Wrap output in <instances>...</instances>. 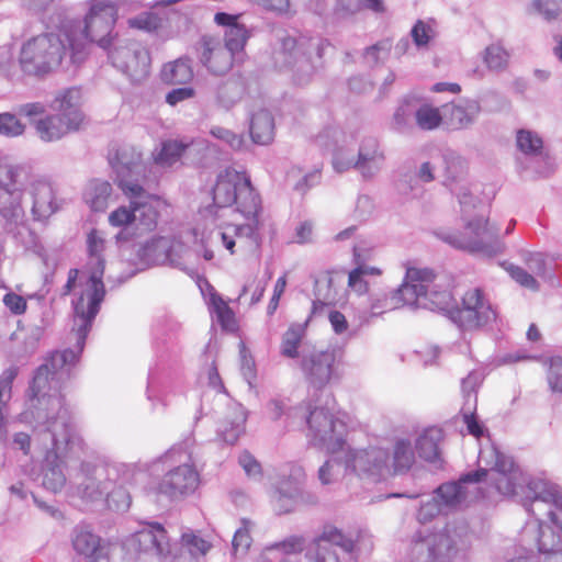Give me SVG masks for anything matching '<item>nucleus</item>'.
<instances>
[{
	"instance_id": "nucleus-50",
	"label": "nucleus",
	"mask_w": 562,
	"mask_h": 562,
	"mask_svg": "<svg viewBox=\"0 0 562 562\" xmlns=\"http://www.w3.org/2000/svg\"><path fill=\"white\" fill-rule=\"evenodd\" d=\"M509 54L501 44H491L485 48L484 61L492 70H499L507 66Z\"/></svg>"
},
{
	"instance_id": "nucleus-44",
	"label": "nucleus",
	"mask_w": 562,
	"mask_h": 562,
	"mask_svg": "<svg viewBox=\"0 0 562 562\" xmlns=\"http://www.w3.org/2000/svg\"><path fill=\"white\" fill-rule=\"evenodd\" d=\"M528 14L540 15L551 22L562 16V0H532L526 8Z\"/></svg>"
},
{
	"instance_id": "nucleus-20",
	"label": "nucleus",
	"mask_w": 562,
	"mask_h": 562,
	"mask_svg": "<svg viewBox=\"0 0 562 562\" xmlns=\"http://www.w3.org/2000/svg\"><path fill=\"white\" fill-rule=\"evenodd\" d=\"M451 313V319L460 327L473 329L495 319L496 314L480 289H471L462 296V306Z\"/></svg>"
},
{
	"instance_id": "nucleus-1",
	"label": "nucleus",
	"mask_w": 562,
	"mask_h": 562,
	"mask_svg": "<svg viewBox=\"0 0 562 562\" xmlns=\"http://www.w3.org/2000/svg\"><path fill=\"white\" fill-rule=\"evenodd\" d=\"M77 361L78 355L71 350L53 352L35 371L29 387L27 408L19 416L22 423L34 425L46 461L53 463L43 476V485L52 492L60 491L66 483L60 463L79 458L85 450V442L60 394L61 383L70 378Z\"/></svg>"
},
{
	"instance_id": "nucleus-33",
	"label": "nucleus",
	"mask_w": 562,
	"mask_h": 562,
	"mask_svg": "<svg viewBox=\"0 0 562 562\" xmlns=\"http://www.w3.org/2000/svg\"><path fill=\"white\" fill-rule=\"evenodd\" d=\"M391 456V475L407 472L415 463V450L412 440L398 437L393 442Z\"/></svg>"
},
{
	"instance_id": "nucleus-16",
	"label": "nucleus",
	"mask_w": 562,
	"mask_h": 562,
	"mask_svg": "<svg viewBox=\"0 0 562 562\" xmlns=\"http://www.w3.org/2000/svg\"><path fill=\"white\" fill-rule=\"evenodd\" d=\"M344 453L345 471L366 483H378L391 475V456L387 448L370 446L353 449L346 441Z\"/></svg>"
},
{
	"instance_id": "nucleus-35",
	"label": "nucleus",
	"mask_w": 562,
	"mask_h": 562,
	"mask_svg": "<svg viewBox=\"0 0 562 562\" xmlns=\"http://www.w3.org/2000/svg\"><path fill=\"white\" fill-rule=\"evenodd\" d=\"M250 135L255 143L267 145L274 136V122L268 110L254 113L250 121Z\"/></svg>"
},
{
	"instance_id": "nucleus-61",
	"label": "nucleus",
	"mask_w": 562,
	"mask_h": 562,
	"mask_svg": "<svg viewBox=\"0 0 562 562\" xmlns=\"http://www.w3.org/2000/svg\"><path fill=\"white\" fill-rule=\"evenodd\" d=\"M355 140V135L353 134H346V133H338L337 135V139H336V147L334 149V153H333V159H331V164H333V168L335 169V159L337 158V156H340V158L342 160H346L347 157H348V154L351 153V154H355L353 153V149L350 148L349 144L352 143Z\"/></svg>"
},
{
	"instance_id": "nucleus-13",
	"label": "nucleus",
	"mask_w": 562,
	"mask_h": 562,
	"mask_svg": "<svg viewBox=\"0 0 562 562\" xmlns=\"http://www.w3.org/2000/svg\"><path fill=\"white\" fill-rule=\"evenodd\" d=\"M300 416L305 418L306 437L312 445L324 448L329 453H338L345 449L346 425L335 416L333 407L300 406Z\"/></svg>"
},
{
	"instance_id": "nucleus-25",
	"label": "nucleus",
	"mask_w": 562,
	"mask_h": 562,
	"mask_svg": "<svg viewBox=\"0 0 562 562\" xmlns=\"http://www.w3.org/2000/svg\"><path fill=\"white\" fill-rule=\"evenodd\" d=\"M235 52L226 45H222L218 40L205 38L203 42V52L201 61L214 75H224L233 66V56Z\"/></svg>"
},
{
	"instance_id": "nucleus-30",
	"label": "nucleus",
	"mask_w": 562,
	"mask_h": 562,
	"mask_svg": "<svg viewBox=\"0 0 562 562\" xmlns=\"http://www.w3.org/2000/svg\"><path fill=\"white\" fill-rule=\"evenodd\" d=\"M305 336L306 324H291L281 337L280 355L289 359H303V349H312L304 341Z\"/></svg>"
},
{
	"instance_id": "nucleus-24",
	"label": "nucleus",
	"mask_w": 562,
	"mask_h": 562,
	"mask_svg": "<svg viewBox=\"0 0 562 562\" xmlns=\"http://www.w3.org/2000/svg\"><path fill=\"white\" fill-rule=\"evenodd\" d=\"M481 113L479 101L473 99H460L443 106L445 123L451 130H464L470 127Z\"/></svg>"
},
{
	"instance_id": "nucleus-23",
	"label": "nucleus",
	"mask_w": 562,
	"mask_h": 562,
	"mask_svg": "<svg viewBox=\"0 0 562 562\" xmlns=\"http://www.w3.org/2000/svg\"><path fill=\"white\" fill-rule=\"evenodd\" d=\"M29 194L32 200L31 213L34 221H45L58 210L56 191L48 180H33L29 188Z\"/></svg>"
},
{
	"instance_id": "nucleus-31",
	"label": "nucleus",
	"mask_w": 562,
	"mask_h": 562,
	"mask_svg": "<svg viewBox=\"0 0 562 562\" xmlns=\"http://www.w3.org/2000/svg\"><path fill=\"white\" fill-rule=\"evenodd\" d=\"M228 409V415L218 428V435L225 442L233 445L245 430L247 413L239 403H231Z\"/></svg>"
},
{
	"instance_id": "nucleus-17",
	"label": "nucleus",
	"mask_w": 562,
	"mask_h": 562,
	"mask_svg": "<svg viewBox=\"0 0 562 562\" xmlns=\"http://www.w3.org/2000/svg\"><path fill=\"white\" fill-rule=\"evenodd\" d=\"M355 543L339 529L326 526L310 546L306 558L310 562H356Z\"/></svg>"
},
{
	"instance_id": "nucleus-9",
	"label": "nucleus",
	"mask_w": 562,
	"mask_h": 562,
	"mask_svg": "<svg viewBox=\"0 0 562 562\" xmlns=\"http://www.w3.org/2000/svg\"><path fill=\"white\" fill-rule=\"evenodd\" d=\"M23 195V170L0 165V216L3 228L24 249H33L41 255L37 236L26 222Z\"/></svg>"
},
{
	"instance_id": "nucleus-12",
	"label": "nucleus",
	"mask_w": 562,
	"mask_h": 562,
	"mask_svg": "<svg viewBox=\"0 0 562 562\" xmlns=\"http://www.w3.org/2000/svg\"><path fill=\"white\" fill-rule=\"evenodd\" d=\"M327 47L329 43L321 37L286 36L282 38L280 49L276 53V63L280 67L295 68V82L304 85Z\"/></svg>"
},
{
	"instance_id": "nucleus-63",
	"label": "nucleus",
	"mask_w": 562,
	"mask_h": 562,
	"mask_svg": "<svg viewBox=\"0 0 562 562\" xmlns=\"http://www.w3.org/2000/svg\"><path fill=\"white\" fill-rule=\"evenodd\" d=\"M19 373L16 367H9L0 374V401L11 396L12 383Z\"/></svg>"
},
{
	"instance_id": "nucleus-51",
	"label": "nucleus",
	"mask_w": 562,
	"mask_h": 562,
	"mask_svg": "<svg viewBox=\"0 0 562 562\" xmlns=\"http://www.w3.org/2000/svg\"><path fill=\"white\" fill-rule=\"evenodd\" d=\"M544 364L548 367L547 381L549 389L554 393H562V357H551Z\"/></svg>"
},
{
	"instance_id": "nucleus-4",
	"label": "nucleus",
	"mask_w": 562,
	"mask_h": 562,
	"mask_svg": "<svg viewBox=\"0 0 562 562\" xmlns=\"http://www.w3.org/2000/svg\"><path fill=\"white\" fill-rule=\"evenodd\" d=\"M110 161L116 175L115 181L128 199L127 205H120L109 214L110 226L122 231L132 228L138 234L153 232L157 227L164 201L148 193L140 183L145 176L140 151L124 146Z\"/></svg>"
},
{
	"instance_id": "nucleus-48",
	"label": "nucleus",
	"mask_w": 562,
	"mask_h": 562,
	"mask_svg": "<svg viewBox=\"0 0 562 562\" xmlns=\"http://www.w3.org/2000/svg\"><path fill=\"white\" fill-rule=\"evenodd\" d=\"M416 122L417 125L427 131H431L437 128L442 120L445 121L443 115L440 113L438 108H435L429 104H423L416 111Z\"/></svg>"
},
{
	"instance_id": "nucleus-59",
	"label": "nucleus",
	"mask_w": 562,
	"mask_h": 562,
	"mask_svg": "<svg viewBox=\"0 0 562 562\" xmlns=\"http://www.w3.org/2000/svg\"><path fill=\"white\" fill-rule=\"evenodd\" d=\"M504 269L509 273V276L521 286H525L530 290L538 289V282L536 279L526 272L522 268L514 266L513 263H504Z\"/></svg>"
},
{
	"instance_id": "nucleus-55",
	"label": "nucleus",
	"mask_w": 562,
	"mask_h": 562,
	"mask_svg": "<svg viewBox=\"0 0 562 562\" xmlns=\"http://www.w3.org/2000/svg\"><path fill=\"white\" fill-rule=\"evenodd\" d=\"M211 305L222 327L231 329L234 326V313L227 303L217 294H213L211 296Z\"/></svg>"
},
{
	"instance_id": "nucleus-34",
	"label": "nucleus",
	"mask_w": 562,
	"mask_h": 562,
	"mask_svg": "<svg viewBox=\"0 0 562 562\" xmlns=\"http://www.w3.org/2000/svg\"><path fill=\"white\" fill-rule=\"evenodd\" d=\"M442 431L439 428L430 427L425 429L416 439V451L427 462L437 463L440 461V442Z\"/></svg>"
},
{
	"instance_id": "nucleus-18",
	"label": "nucleus",
	"mask_w": 562,
	"mask_h": 562,
	"mask_svg": "<svg viewBox=\"0 0 562 562\" xmlns=\"http://www.w3.org/2000/svg\"><path fill=\"white\" fill-rule=\"evenodd\" d=\"M109 58L132 81H142L149 74V52L140 43H117L109 50Z\"/></svg>"
},
{
	"instance_id": "nucleus-37",
	"label": "nucleus",
	"mask_w": 562,
	"mask_h": 562,
	"mask_svg": "<svg viewBox=\"0 0 562 562\" xmlns=\"http://www.w3.org/2000/svg\"><path fill=\"white\" fill-rule=\"evenodd\" d=\"M303 548V538L292 536L283 540L282 542H278L267 547L259 555L256 562H271L277 560H283L282 555H289L301 552Z\"/></svg>"
},
{
	"instance_id": "nucleus-58",
	"label": "nucleus",
	"mask_w": 562,
	"mask_h": 562,
	"mask_svg": "<svg viewBox=\"0 0 562 562\" xmlns=\"http://www.w3.org/2000/svg\"><path fill=\"white\" fill-rule=\"evenodd\" d=\"M391 50V43L389 41L379 42L366 49L364 60L368 65H375L387 58Z\"/></svg>"
},
{
	"instance_id": "nucleus-7",
	"label": "nucleus",
	"mask_w": 562,
	"mask_h": 562,
	"mask_svg": "<svg viewBox=\"0 0 562 562\" xmlns=\"http://www.w3.org/2000/svg\"><path fill=\"white\" fill-rule=\"evenodd\" d=\"M85 59L83 36H75L72 25L58 26L25 42L20 53V66L25 74L44 75L59 66L68 67Z\"/></svg>"
},
{
	"instance_id": "nucleus-11",
	"label": "nucleus",
	"mask_w": 562,
	"mask_h": 562,
	"mask_svg": "<svg viewBox=\"0 0 562 562\" xmlns=\"http://www.w3.org/2000/svg\"><path fill=\"white\" fill-rule=\"evenodd\" d=\"M485 474L486 468L480 464L477 471L465 474L458 482L440 485L434 495L420 501L417 520L425 525L442 513L461 507L470 494L479 490L474 484L485 481Z\"/></svg>"
},
{
	"instance_id": "nucleus-60",
	"label": "nucleus",
	"mask_w": 562,
	"mask_h": 562,
	"mask_svg": "<svg viewBox=\"0 0 562 562\" xmlns=\"http://www.w3.org/2000/svg\"><path fill=\"white\" fill-rule=\"evenodd\" d=\"M172 248L168 249V262L167 265L182 268L184 266V258L188 252L186 244L177 237H172Z\"/></svg>"
},
{
	"instance_id": "nucleus-26",
	"label": "nucleus",
	"mask_w": 562,
	"mask_h": 562,
	"mask_svg": "<svg viewBox=\"0 0 562 562\" xmlns=\"http://www.w3.org/2000/svg\"><path fill=\"white\" fill-rule=\"evenodd\" d=\"M72 547L77 553L93 562H101L105 558V548L101 538L88 525H78L74 529Z\"/></svg>"
},
{
	"instance_id": "nucleus-54",
	"label": "nucleus",
	"mask_w": 562,
	"mask_h": 562,
	"mask_svg": "<svg viewBox=\"0 0 562 562\" xmlns=\"http://www.w3.org/2000/svg\"><path fill=\"white\" fill-rule=\"evenodd\" d=\"M250 528L251 522L247 519H243L241 526L235 531L232 546L236 555L244 554L249 549L251 544Z\"/></svg>"
},
{
	"instance_id": "nucleus-56",
	"label": "nucleus",
	"mask_w": 562,
	"mask_h": 562,
	"mask_svg": "<svg viewBox=\"0 0 562 562\" xmlns=\"http://www.w3.org/2000/svg\"><path fill=\"white\" fill-rule=\"evenodd\" d=\"M267 412L271 419L278 420L283 415L294 418L300 415V407L290 408L285 400L273 398L267 404Z\"/></svg>"
},
{
	"instance_id": "nucleus-52",
	"label": "nucleus",
	"mask_w": 562,
	"mask_h": 562,
	"mask_svg": "<svg viewBox=\"0 0 562 562\" xmlns=\"http://www.w3.org/2000/svg\"><path fill=\"white\" fill-rule=\"evenodd\" d=\"M161 18L155 12H143L128 19V26L145 32H155L161 26Z\"/></svg>"
},
{
	"instance_id": "nucleus-36",
	"label": "nucleus",
	"mask_w": 562,
	"mask_h": 562,
	"mask_svg": "<svg viewBox=\"0 0 562 562\" xmlns=\"http://www.w3.org/2000/svg\"><path fill=\"white\" fill-rule=\"evenodd\" d=\"M112 193V186L108 181L92 180L83 192L86 204L94 212H103L108 205Z\"/></svg>"
},
{
	"instance_id": "nucleus-46",
	"label": "nucleus",
	"mask_w": 562,
	"mask_h": 562,
	"mask_svg": "<svg viewBox=\"0 0 562 562\" xmlns=\"http://www.w3.org/2000/svg\"><path fill=\"white\" fill-rule=\"evenodd\" d=\"M516 145L525 155H538L542 150L543 140L537 132L521 128L517 131Z\"/></svg>"
},
{
	"instance_id": "nucleus-49",
	"label": "nucleus",
	"mask_w": 562,
	"mask_h": 562,
	"mask_svg": "<svg viewBox=\"0 0 562 562\" xmlns=\"http://www.w3.org/2000/svg\"><path fill=\"white\" fill-rule=\"evenodd\" d=\"M411 36L418 48L427 47L436 36L435 22L432 20H418L411 31Z\"/></svg>"
},
{
	"instance_id": "nucleus-22",
	"label": "nucleus",
	"mask_w": 562,
	"mask_h": 562,
	"mask_svg": "<svg viewBox=\"0 0 562 562\" xmlns=\"http://www.w3.org/2000/svg\"><path fill=\"white\" fill-rule=\"evenodd\" d=\"M82 105V91L77 87L59 90L49 102L52 112L58 114L77 130L81 128L86 120Z\"/></svg>"
},
{
	"instance_id": "nucleus-41",
	"label": "nucleus",
	"mask_w": 562,
	"mask_h": 562,
	"mask_svg": "<svg viewBox=\"0 0 562 562\" xmlns=\"http://www.w3.org/2000/svg\"><path fill=\"white\" fill-rule=\"evenodd\" d=\"M188 145L178 140L164 142L160 148L153 153L154 162L162 168L173 166L188 149Z\"/></svg>"
},
{
	"instance_id": "nucleus-15",
	"label": "nucleus",
	"mask_w": 562,
	"mask_h": 562,
	"mask_svg": "<svg viewBox=\"0 0 562 562\" xmlns=\"http://www.w3.org/2000/svg\"><path fill=\"white\" fill-rule=\"evenodd\" d=\"M160 461L170 468L158 485V492L169 497L193 493L200 476L192 462L191 453L182 447H172Z\"/></svg>"
},
{
	"instance_id": "nucleus-29",
	"label": "nucleus",
	"mask_w": 562,
	"mask_h": 562,
	"mask_svg": "<svg viewBox=\"0 0 562 562\" xmlns=\"http://www.w3.org/2000/svg\"><path fill=\"white\" fill-rule=\"evenodd\" d=\"M303 471L301 468L293 467L289 479L278 483L276 488V508L280 513H288L293 509L294 503L301 494V479Z\"/></svg>"
},
{
	"instance_id": "nucleus-47",
	"label": "nucleus",
	"mask_w": 562,
	"mask_h": 562,
	"mask_svg": "<svg viewBox=\"0 0 562 562\" xmlns=\"http://www.w3.org/2000/svg\"><path fill=\"white\" fill-rule=\"evenodd\" d=\"M373 247L370 246L368 248L363 247L361 244H356L353 246V261L356 263V268L360 270V272L364 276H381L382 269L379 267H373L367 265V261L372 258Z\"/></svg>"
},
{
	"instance_id": "nucleus-14",
	"label": "nucleus",
	"mask_w": 562,
	"mask_h": 562,
	"mask_svg": "<svg viewBox=\"0 0 562 562\" xmlns=\"http://www.w3.org/2000/svg\"><path fill=\"white\" fill-rule=\"evenodd\" d=\"M136 477L135 467L124 463H85L81 467L78 496L88 503L104 501V496L114 480L132 482Z\"/></svg>"
},
{
	"instance_id": "nucleus-53",
	"label": "nucleus",
	"mask_w": 562,
	"mask_h": 562,
	"mask_svg": "<svg viewBox=\"0 0 562 562\" xmlns=\"http://www.w3.org/2000/svg\"><path fill=\"white\" fill-rule=\"evenodd\" d=\"M25 131V125L15 114L4 112L0 113V135L5 137L21 136Z\"/></svg>"
},
{
	"instance_id": "nucleus-38",
	"label": "nucleus",
	"mask_w": 562,
	"mask_h": 562,
	"mask_svg": "<svg viewBox=\"0 0 562 562\" xmlns=\"http://www.w3.org/2000/svg\"><path fill=\"white\" fill-rule=\"evenodd\" d=\"M193 78V69L190 59L179 58L167 63L161 69V79L169 85H186Z\"/></svg>"
},
{
	"instance_id": "nucleus-21",
	"label": "nucleus",
	"mask_w": 562,
	"mask_h": 562,
	"mask_svg": "<svg viewBox=\"0 0 562 562\" xmlns=\"http://www.w3.org/2000/svg\"><path fill=\"white\" fill-rule=\"evenodd\" d=\"M336 351L333 349L319 350L312 348L310 351L303 349L301 369L315 387H323L328 384L335 372Z\"/></svg>"
},
{
	"instance_id": "nucleus-45",
	"label": "nucleus",
	"mask_w": 562,
	"mask_h": 562,
	"mask_svg": "<svg viewBox=\"0 0 562 562\" xmlns=\"http://www.w3.org/2000/svg\"><path fill=\"white\" fill-rule=\"evenodd\" d=\"M334 457L327 460L318 470V479L323 485L337 481L345 471L344 453H331Z\"/></svg>"
},
{
	"instance_id": "nucleus-5",
	"label": "nucleus",
	"mask_w": 562,
	"mask_h": 562,
	"mask_svg": "<svg viewBox=\"0 0 562 562\" xmlns=\"http://www.w3.org/2000/svg\"><path fill=\"white\" fill-rule=\"evenodd\" d=\"M105 248V234L95 228L90 229L86 237L87 262L81 272L78 290L75 292L77 297L72 300L76 349L70 350L78 357L105 296L103 283Z\"/></svg>"
},
{
	"instance_id": "nucleus-43",
	"label": "nucleus",
	"mask_w": 562,
	"mask_h": 562,
	"mask_svg": "<svg viewBox=\"0 0 562 562\" xmlns=\"http://www.w3.org/2000/svg\"><path fill=\"white\" fill-rule=\"evenodd\" d=\"M243 93V83L239 80L229 79L217 87L215 98L221 108L229 110L240 100Z\"/></svg>"
},
{
	"instance_id": "nucleus-28",
	"label": "nucleus",
	"mask_w": 562,
	"mask_h": 562,
	"mask_svg": "<svg viewBox=\"0 0 562 562\" xmlns=\"http://www.w3.org/2000/svg\"><path fill=\"white\" fill-rule=\"evenodd\" d=\"M34 130L38 138L45 143L60 140L65 136L78 131L55 112L36 120L34 122Z\"/></svg>"
},
{
	"instance_id": "nucleus-6",
	"label": "nucleus",
	"mask_w": 562,
	"mask_h": 562,
	"mask_svg": "<svg viewBox=\"0 0 562 562\" xmlns=\"http://www.w3.org/2000/svg\"><path fill=\"white\" fill-rule=\"evenodd\" d=\"M452 295L442 276L431 269L409 267L398 289L373 293L370 296V314L378 316L403 305L450 311Z\"/></svg>"
},
{
	"instance_id": "nucleus-19",
	"label": "nucleus",
	"mask_w": 562,
	"mask_h": 562,
	"mask_svg": "<svg viewBox=\"0 0 562 562\" xmlns=\"http://www.w3.org/2000/svg\"><path fill=\"white\" fill-rule=\"evenodd\" d=\"M384 153L381 150L378 140L373 137H366L361 140L357 158L349 153L346 160L340 156L335 159V171L345 172L351 168L357 169L366 179L376 176L384 165Z\"/></svg>"
},
{
	"instance_id": "nucleus-2",
	"label": "nucleus",
	"mask_w": 562,
	"mask_h": 562,
	"mask_svg": "<svg viewBox=\"0 0 562 562\" xmlns=\"http://www.w3.org/2000/svg\"><path fill=\"white\" fill-rule=\"evenodd\" d=\"M214 205L201 211L193 236L206 261L221 247L231 255L256 254L262 243L260 233L261 199L250 178L234 169L217 176L213 188Z\"/></svg>"
},
{
	"instance_id": "nucleus-64",
	"label": "nucleus",
	"mask_w": 562,
	"mask_h": 562,
	"mask_svg": "<svg viewBox=\"0 0 562 562\" xmlns=\"http://www.w3.org/2000/svg\"><path fill=\"white\" fill-rule=\"evenodd\" d=\"M239 464L248 476L252 479H258L261 476V467L250 453L243 452L239 456Z\"/></svg>"
},
{
	"instance_id": "nucleus-62",
	"label": "nucleus",
	"mask_w": 562,
	"mask_h": 562,
	"mask_svg": "<svg viewBox=\"0 0 562 562\" xmlns=\"http://www.w3.org/2000/svg\"><path fill=\"white\" fill-rule=\"evenodd\" d=\"M348 290L358 296L364 295L369 291V284L366 277L357 268L348 274Z\"/></svg>"
},
{
	"instance_id": "nucleus-32",
	"label": "nucleus",
	"mask_w": 562,
	"mask_h": 562,
	"mask_svg": "<svg viewBox=\"0 0 562 562\" xmlns=\"http://www.w3.org/2000/svg\"><path fill=\"white\" fill-rule=\"evenodd\" d=\"M136 477L132 482H122L121 480H114L105 493L104 501L110 509L124 513L126 512L132 503L130 487H132L144 473L135 468Z\"/></svg>"
},
{
	"instance_id": "nucleus-57",
	"label": "nucleus",
	"mask_w": 562,
	"mask_h": 562,
	"mask_svg": "<svg viewBox=\"0 0 562 562\" xmlns=\"http://www.w3.org/2000/svg\"><path fill=\"white\" fill-rule=\"evenodd\" d=\"M210 134L225 143L228 147L234 150L240 149L244 145V138L241 135L234 133L231 130H227L222 126H213L210 130Z\"/></svg>"
},
{
	"instance_id": "nucleus-27",
	"label": "nucleus",
	"mask_w": 562,
	"mask_h": 562,
	"mask_svg": "<svg viewBox=\"0 0 562 562\" xmlns=\"http://www.w3.org/2000/svg\"><path fill=\"white\" fill-rule=\"evenodd\" d=\"M238 19V14H229L225 12H217L214 15V22L225 29V45L235 53L243 50L247 40L249 38L247 27L239 23Z\"/></svg>"
},
{
	"instance_id": "nucleus-8",
	"label": "nucleus",
	"mask_w": 562,
	"mask_h": 562,
	"mask_svg": "<svg viewBox=\"0 0 562 562\" xmlns=\"http://www.w3.org/2000/svg\"><path fill=\"white\" fill-rule=\"evenodd\" d=\"M126 550L155 555L160 562H200L211 549V543L189 530L179 543H171L167 530L158 522H145L124 541Z\"/></svg>"
},
{
	"instance_id": "nucleus-10",
	"label": "nucleus",
	"mask_w": 562,
	"mask_h": 562,
	"mask_svg": "<svg viewBox=\"0 0 562 562\" xmlns=\"http://www.w3.org/2000/svg\"><path fill=\"white\" fill-rule=\"evenodd\" d=\"M469 527L464 521L447 522L441 528L418 530L412 544L417 562H467Z\"/></svg>"
},
{
	"instance_id": "nucleus-3",
	"label": "nucleus",
	"mask_w": 562,
	"mask_h": 562,
	"mask_svg": "<svg viewBox=\"0 0 562 562\" xmlns=\"http://www.w3.org/2000/svg\"><path fill=\"white\" fill-rule=\"evenodd\" d=\"M446 175L443 183L459 201L464 232L441 233L440 238L451 246L483 256H495L503 252L505 244L501 238V228L491 222L485 209L472 194L467 180L468 164L465 159L449 154L445 156Z\"/></svg>"
},
{
	"instance_id": "nucleus-40",
	"label": "nucleus",
	"mask_w": 562,
	"mask_h": 562,
	"mask_svg": "<svg viewBox=\"0 0 562 562\" xmlns=\"http://www.w3.org/2000/svg\"><path fill=\"white\" fill-rule=\"evenodd\" d=\"M346 300V292L339 293L334 289L333 279H328L325 283L316 282V300L313 301L312 313L316 314L325 305L342 304Z\"/></svg>"
},
{
	"instance_id": "nucleus-39",
	"label": "nucleus",
	"mask_w": 562,
	"mask_h": 562,
	"mask_svg": "<svg viewBox=\"0 0 562 562\" xmlns=\"http://www.w3.org/2000/svg\"><path fill=\"white\" fill-rule=\"evenodd\" d=\"M171 245V236L153 237L142 247V257L155 265H167L169 258L168 249L172 248Z\"/></svg>"
},
{
	"instance_id": "nucleus-42",
	"label": "nucleus",
	"mask_w": 562,
	"mask_h": 562,
	"mask_svg": "<svg viewBox=\"0 0 562 562\" xmlns=\"http://www.w3.org/2000/svg\"><path fill=\"white\" fill-rule=\"evenodd\" d=\"M362 9L374 13H385L387 8L384 0H337L335 10L341 15H350Z\"/></svg>"
}]
</instances>
